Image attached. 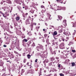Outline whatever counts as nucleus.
Listing matches in <instances>:
<instances>
[{"label":"nucleus","mask_w":76,"mask_h":76,"mask_svg":"<svg viewBox=\"0 0 76 76\" xmlns=\"http://www.w3.org/2000/svg\"><path fill=\"white\" fill-rule=\"evenodd\" d=\"M71 25H72V27H76V22L73 23H71Z\"/></svg>","instance_id":"f257e3e1"},{"label":"nucleus","mask_w":76,"mask_h":76,"mask_svg":"<svg viewBox=\"0 0 76 76\" xmlns=\"http://www.w3.org/2000/svg\"><path fill=\"white\" fill-rule=\"evenodd\" d=\"M26 23L27 24H29L30 23V22H29V20L28 19L26 21Z\"/></svg>","instance_id":"f03ea898"},{"label":"nucleus","mask_w":76,"mask_h":76,"mask_svg":"<svg viewBox=\"0 0 76 76\" xmlns=\"http://www.w3.org/2000/svg\"><path fill=\"white\" fill-rule=\"evenodd\" d=\"M23 42H27L28 41V40L26 39H24V40H23Z\"/></svg>","instance_id":"7ed1b4c3"},{"label":"nucleus","mask_w":76,"mask_h":76,"mask_svg":"<svg viewBox=\"0 0 76 76\" xmlns=\"http://www.w3.org/2000/svg\"><path fill=\"white\" fill-rule=\"evenodd\" d=\"M72 67L75 66V64L74 62H73L72 64Z\"/></svg>","instance_id":"20e7f679"},{"label":"nucleus","mask_w":76,"mask_h":76,"mask_svg":"<svg viewBox=\"0 0 76 76\" xmlns=\"http://www.w3.org/2000/svg\"><path fill=\"white\" fill-rule=\"evenodd\" d=\"M6 1L8 3H11V1L9 0H7Z\"/></svg>","instance_id":"39448f33"},{"label":"nucleus","mask_w":76,"mask_h":76,"mask_svg":"<svg viewBox=\"0 0 76 76\" xmlns=\"http://www.w3.org/2000/svg\"><path fill=\"white\" fill-rule=\"evenodd\" d=\"M31 56L29 54H28L27 55V57L28 58H30L31 57Z\"/></svg>","instance_id":"423d86ee"},{"label":"nucleus","mask_w":76,"mask_h":76,"mask_svg":"<svg viewBox=\"0 0 76 76\" xmlns=\"http://www.w3.org/2000/svg\"><path fill=\"white\" fill-rule=\"evenodd\" d=\"M31 74H34V70H32L31 72Z\"/></svg>","instance_id":"0eeeda50"},{"label":"nucleus","mask_w":76,"mask_h":76,"mask_svg":"<svg viewBox=\"0 0 76 76\" xmlns=\"http://www.w3.org/2000/svg\"><path fill=\"white\" fill-rule=\"evenodd\" d=\"M16 19L17 20H19L20 19L19 17H16Z\"/></svg>","instance_id":"6e6552de"},{"label":"nucleus","mask_w":76,"mask_h":76,"mask_svg":"<svg viewBox=\"0 0 76 76\" xmlns=\"http://www.w3.org/2000/svg\"><path fill=\"white\" fill-rule=\"evenodd\" d=\"M53 34L54 35H56L57 34V32L55 31L53 33Z\"/></svg>","instance_id":"1a4fd4ad"},{"label":"nucleus","mask_w":76,"mask_h":76,"mask_svg":"<svg viewBox=\"0 0 76 76\" xmlns=\"http://www.w3.org/2000/svg\"><path fill=\"white\" fill-rule=\"evenodd\" d=\"M60 76H64V75L63 74L60 73L59 74Z\"/></svg>","instance_id":"9d476101"},{"label":"nucleus","mask_w":76,"mask_h":76,"mask_svg":"<svg viewBox=\"0 0 76 76\" xmlns=\"http://www.w3.org/2000/svg\"><path fill=\"white\" fill-rule=\"evenodd\" d=\"M63 24L64 26H65L67 25V23H63Z\"/></svg>","instance_id":"9b49d317"},{"label":"nucleus","mask_w":76,"mask_h":76,"mask_svg":"<svg viewBox=\"0 0 76 76\" xmlns=\"http://www.w3.org/2000/svg\"><path fill=\"white\" fill-rule=\"evenodd\" d=\"M54 6H55V7H57V8H58V7H57V5H54Z\"/></svg>","instance_id":"f8f14e48"},{"label":"nucleus","mask_w":76,"mask_h":76,"mask_svg":"<svg viewBox=\"0 0 76 76\" xmlns=\"http://www.w3.org/2000/svg\"><path fill=\"white\" fill-rule=\"evenodd\" d=\"M72 52H73V53H75V50H72Z\"/></svg>","instance_id":"ddd939ff"},{"label":"nucleus","mask_w":76,"mask_h":76,"mask_svg":"<svg viewBox=\"0 0 76 76\" xmlns=\"http://www.w3.org/2000/svg\"><path fill=\"white\" fill-rule=\"evenodd\" d=\"M64 23H66V20H64Z\"/></svg>","instance_id":"4468645a"},{"label":"nucleus","mask_w":76,"mask_h":76,"mask_svg":"<svg viewBox=\"0 0 76 76\" xmlns=\"http://www.w3.org/2000/svg\"><path fill=\"white\" fill-rule=\"evenodd\" d=\"M40 47H41V48H42L43 47L41 45H40Z\"/></svg>","instance_id":"2eb2a0df"},{"label":"nucleus","mask_w":76,"mask_h":76,"mask_svg":"<svg viewBox=\"0 0 76 76\" xmlns=\"http://www.w3.org/2000/svg\"><path fill=\"white\" fill-rule=\"evenodd\" d=\"M41 8L42 9V8H44V6H41Z\"/></svg>","instance_id":"dca6fc26"},{"label":"nucleus","mask_w":76,"mask_h":76,"mask_svg":"<svg viewBox=\"0 0 76 76\" xmlns=\"http://www.w3.org/2000/svg\"><path fill=\"white\" fill-rule=\"evenodd\" d=\"M62 9H66V8L65 7H63V8H62Z\"/></svg>","instance_id":"f3484780"},{"label":"nucleus","mask_w":76,"mask_h":76,"mask_svg":"<svg viewBox=\"0 0 76 76\" xmlns=\"http://www.w3.org/2000/svg\"><path fill=\"white\" fill-rule=\"evenodd\" d=\"M14 53L15 54H18V53L16 51H14Z\"/></svg>","instance_id":"a211bd4d"},{"label":"nucleus","mask_w":76,"mask_h":76,"mask_svg":"<svg viewBox=\"0 0 76 76\" xmlns=\"http://www.w3.org/2000/svg\"><path fill=\"white\" fill-rule=\"evenodd\" d=\"M51 16V15L50 14H48V17L49 18H50V17Z\"/></svg>","instance_id":"6ab92c4d"},{"label":"nucleus","mask_w":76,"mask_h":76,"mask_svg":"<svg viewBox=\"0 0 76 76\" xmlns=\"http://www.w3.org/2000/svg\"><path fill=\"white\" fill-rule=\"evenodd\" d=\"M26 61V59H24L23 60V62L24 63H25Z\"/></svg>","instance_id":"aec40b11"},{"label":"nucleus","mask_w":76,"mask_h":76,"mask_svg":"<svg viewBox=\"0 0 76 76\" xmlns=\"http://www.w3.org/2000/svg\"><path fill=\"white\" fill-rule=\"evenodd\" d=\"M60 8H61V7H58V10H61V9H60Z\"/></svg>","instance_id":"412c9836"},{"label":"nucleus","mask_w":76,"mask_h":76,"mask_svg":"<svg viewBox=\"0 0 76 76\" xmlns=\"http://www.w3.org/2000/svg\"><path fill=\"white\" fill-rule=\"evenodd\" d=\"M37 60H38V59H36L35 61V62H36V63H37Z\"/></svg>","instance_id":"4be33fe9"},{"label":"nucleus","mask_w":76,"mask_h":76,"mask_svg":"<svg viewBox=\"0 0 76 76\" xmlns=\"http://www.w3.org/2000/svg\"><path fill=\"white\" fill-rule=\"evenodd\" d=\"M44 36H45V37H47V35L45 34Z\"/></svg>","instance_id":"5701e85b"},{"label":"nucleus","mask_w":76,"mask_h":76,"mask_svg":"<svg viewBox=\"0 0 76 76\" xmlns=\"http://www.w3.org/2000/svg\"><path fill=\"white\" fill-rule=\"evenodd\" d=\"M35 43H33V44L32 45V46H35Z\"/></svg>","instance_id":"b1692460"},{"label":"nucleus","mask_w":76,"mask_h":76,"mask_svg":"<svg viewBox=\"0 0 76 76\" xmlns=\"http://www.w3.org/2000/svg\"><path fill=\"white\" fill-rule=\"evenodd\" d=\"M4 47H6V45H4Z\"/></svg>","instance_id":"393cba45"},{"label":"nucleus","mask_w":76,"mask_h":76,"mask_svg":"<svg viewBox=\"0 0 76 76\" xmlns=\"http://www.w3.org/2000/svg\"><path fill=\"white\" fill-rule=\"evenodd\" d=\"M58 67H60V65H59L58 66Z\"/></svg>","instance_id":"a878e982"},{"label":"nucleus","mask_w":76,"mask_h":76,"mask_svg":"<svg viewBox=\"0 0 76 76\" xmlns=\"http://www.w3.org/2000/svg\"><path fill=\"white\" fill-rule=\"evenodd\" d=\"M64 35H66V33L65 32H64Z\"/></svg>","instance_id":"bb28decb"},{"label":"nucleus","mask_w":76,"mask_h":76,"mask_svg":"<svg viewBox=\"0 0 76 76\" xmlns=\"http://www.w3.org/2000/svg\"><path fill=\"white\" fill-rule=\"evenodd\" d=\"M3 16H4V18H6V16H4V15H3Z\"/></svg>","instance_id":"cd10ccee"},{"label":"nucleus","mask_w":76,"mask_h":76,"mask_svg":"<svg viewBox=\"0 0 76 76\" xmlns=\"http://www.w3.org/2000/svg\"><path fill=\"white\" fill-rule=\"evenodd\" d=\"M34 25H36V23H34Z\"/></svg>","instance_id":"c85d7f7f"},{"label":"nucleus","mask_w":76,"mask_h":76,"mask_svg":"<svg viewBox=\"0 0 76 76\" xmlns=\"http://www.w3.org/2000/svg\"><path fill=\"white\" fill-rule=\"evenodd\" d=\"M56 59H58V58L56 57Z\"/></svg>","instance_id":"c756f323"},{"label":"nucleus","mask_w":76,"mask_h":76,"mask_svg":"<svg viewBox=\"0 0 76 76\" xmlns=\"http://www.w3.org/2000/svg\"><path fill=\"white\" fill-rule=\"evenodd\" d=\"M51 26L52 27V28H54V27L53 26Z\"/></svg>","instance_id":"7c9ffc66"},{"label":"nucleus","mask_w":76,"mask_h":76,"mask_svg":"<svg viewBox=\"0 0 76 76\" xmlns=\"http://www.w3.org/2000/svg\"><path fill=\"white\" fill-rule=\"evenodd\" d=\"M57 1H61V0H56Z\"/></svg>","instance_id":"2f4dec72"},{"label":"nucleus","mask_w":76,"mask_h":76,"mask_svg":"<svg viewBox=\"0 0 76 76\" xmlns=\"http://www.w3.org/2000/svg\"><path fill=\"white\" fill-rule=\"evenodd\" d=\"M45 25L46 26H47V23H45Z\"/></svg>","instance_id":"473e14b6"},{"label":"nucleus","mask_w":76,"mask_h":76,"mask_svg":"<svg viewBox=\"0 0 76 76\" xmlns=\"http://www.w3.org/2000/svg\"><path fill=\"white\" fill-rule=\"evenodd\" d=\"M1 14H2V15H4V14L3 13H1Z\"/></svg>","instance_id":"72a5a7b5"},{"label":"nucleus","mask_w":76,"mask_h":76,"mask_svg":"<svg viewBox=\"0 0 76 76\" xmlns=\"http://www.w3.org/2000/svg\"><path fill=\"white\" fill-rule=\"evenodd\" d=\"M44 72H45H45H46V70H45L44 71Z\"/></svg>","instance_id":"f704fd0d"},{"label":"nucleus","mask_w":76,"mask_h":76,"mask_svg":"<svg viewBox=\"0 0 76 76\" xmlns=\"http://www.w3.org/2000/svg\"><path fill=\"white\" fill-rule=\"evenodd\" d=\"M28 15V13H26L25 15Z\"/></svg>","instance_id":"c9c22d12"},{"label":"nucleus","mask_w":76,"mask_h":76,"mask_svg":"<svg viewBox=\"0 0 76 76\" xmlns=\"http://www.w3.org/2000/svg\"><path fill=\"white\" fill-rule=\"evenodd\" d=\"M54 76H57V74H55Z\"/></svg>","instance_id":"e433bc0d"},{"label":"nucleus","mask_w":76,"mask_h":76,"mask_svg":"<svg viewBox=\"0 0 76 76\" xmlns=\"http://www.w3.org/2000/svg\"><path fill=\"white\" fill-rule=\"evenodd\" d=\"M43 31H45V29H43Z\"/></svg>","instance_id":"4c0bfd02"},{"label":"nucleus","mask_w":76,"mask_h":76,"mask_svg":"<svg viewBox=\"0 0 76 76\" xmlns=\"http://www.w3.org/2000/svg\"><path fill=\"white\" fill-rule=\"evenodd\" d=\"M39 35H41V33H39Z\"/></svg>","instance_id":"58836bf2"},{"label":"nucleus","mask_w":76,"mask_h":76,"mask_svg":"<svg viewBox=\"0 0 76 76\" xmlns=\"http://www.w3.org/2000/svg\"><path fill=\"white\" fill-rule=\"evenodd\" d=\"M28 64H29V63L28 62L27 63V65H28Z\"/></svg>","instance_id":"ea45409f"},{"label":"nucleus","mask_w":76,"mask_h":76,"mask_svg":"<svg viewBox=\"0 0 76 76\" xmlns=\"http://www.w3.org/2000/svg\"><path fill=\"white\" fill-rule=\"evenodd\" d=\"M19 56H21V55L19 54Z\"/></svg>","instance_id":"a19ab883"},{"label":"nucleus","mask_w":76,"mask_h":76,"mask_svg":"<svg viewBox=\"0 0 76 76\" xmlns=\"http://www.w3.org/2000/svg\"><path fill=\"white\" fill-rule=\"evenodd\" d=\"M66 39H69V37H67V38H66Z\"/></svg>","instance_id":"79ce46f5"},{"label":"nucleus","mask_w":76,"mask_h":76,"mask_svg":"<svg viewBox=\"0 0 76 76\" xmlns=\"http://www.w3.org/2000/svg\"><path fill=\"white\" fill-rule=\"evenodd\" d=\"M63 41H64V39H63Z\"/></svg>","instance_id":"37998d69"},{"label":"nucleus","mask_w":76,"mask_h":76,"mask_svg":"<svg viewBox=\"0 0 76 76\" xmlns=\"http://www.w3.org/2000/svg\"><path fill=\"white\" fill-rule=\"evenodd\" d=\"M75 33H74L73 34V35H75Z\"/></svg>","instance_id":"c03bdc74"},{"label":"nucleus","mask_w":76,"mask_h":76,"mask_svg":"<svg viewBox=\"0 0 76 76\" xmlns=\"http://www.w3.org/2000/svg\"><path fill=\"white\" fill-rule=\"evenodd\" d=\"M23 9H24V8H25V7H23Z\"/></svg>","instance_id":"a18cd8bd"},{"label":"nucleus","mask_w":76,"mask_h":76,"mask_svg":"<svg viewBox=\"0 0 76 76\" xmlns=\"http://www.w3.org/2000/svg\"><path fill=\"white\" fill-rule=\"evenodd\" d=\"M1 64H3V62H2V63H1Z\"/></svg>","instance_id":"49530a36"},{"label":"nucleus","mask_w":76,"mask_h":76,"mask_svg":"<svg viewBox=\"0 0 76 76\" xmlns=\"http://www.w3.org/2000/svg\"><path fill=\"white\" fill-rule=\"evenodd\" d=\"M1 4H3V3L2 2H1Z\"/></svg>","instance_id":"de8ad7c7"},{"label":"nucleus","mask_w":76,"mask_h":76,"mask_svg":"<svg viewBox=\"0 0 76 76\" xmlns=\"http://www.w3.org/2000/svg\"><path fill=\"white\" fill-rule=\"evenodd\" d=\"M3 75H4V74L2 76H3Z\"/></svg>","instance_id":"09e8293b"},{"label":"nucleus","mask_w":76,"mask_h":76,"mask_svg":"<svg viewBox=\"0 0 76 76\" xmlns=\"http://www.w3.org/2000/svg\"><path fill=\"white\" fill-rule=\"evenodd\" d=\"M39 39H41V37H39Z\"/></svg>","instance_id":"8fccbe9b"},{"label":"nucleus","mask_w":76,"mask_h":76,"mask_svg":"<svg viewBox=\"0 0 76 76\" xmlns=\"http://www.w3.org/2000/svg\"><path fill=\"white\" fill-rule=\"evenodd\" d=\"M61 3H62V4H63V2H61Z\"/></svg>","instance_id":"3c124183"},{"label":"nucleus","mask_w":76,"mask_h":76,"mask_svg":"<svg viewBox=\"0 0 76 76\" xmlns=\"http://www.w3.org/2000/svg\"><path fill=\"white\" fill-rule=\"evenodd\" d=\"M9 50H11V49L10 48Z\"/></svg>","instance_id":"603ef678"},{"label":"nucleus","mask_w":76,"mask_h":76,"mask_svg":"<svg viewBox=\"0 0 76 76\" xmlns=\"http://www.w3.org/2000/svg\"><path fill=\"white\" fill-rule=\"evenodd\" d=\"M56 44H57V42H56Z\"/></svg>","instance_id":"864d4df0"},{"label":"nucleus","mask_w":76,"mask_h":76,"mask_svg":"<svg viewBox=\"0 0 76 76\" xmlns=\"http://www.w3.org/2000/svg\"><path fill=\"white\" fill-rule=\"evenodd\" d=\"M52 28H50V29H51Z\"/></svg>","instance_id":"5fc2aeb1"},{"label":"nucleus","mask_w":76,"mask_h":76,"mask_svg":"<svg viewBox=\"0 0 76 76\" xmlns=\"http://www.w3.org/2000/svg\"><path fill=\"white\" fill-rule=\"evenodd\" d=\"M49 34H50V32H49Z\"/></svg>","instance_id":"6e6d98bb"},{"label":"nucleus","mask_w":76,"mask_h":76,"mask_svg":"<svg viewBox=\"0 0 76 76\" xmlns=\"http://www.w3.org/2000/svg\"><path fill=\"white\" fill-rule=\"evenodd\" d=\"M31 31H32V29L31 28Z\"/></svg>","instance_id":"4d7b16f0"},{"label":"nucleus","mask_w":76,"mask_h":76,"mask_svg":"<svg viewBox=\"0 0 76 76\" xmlns=\"http://www.w3.org/2000/svg\"><path fill=\"white\" fill-rule=\"evenodd\" d=\"M43 3H44V2H43Z\"/></svg>","instance_id":"13d9d810"},{"label":"nucleus","mask_w":76,"mask_h":76,"mask_svg":"<svg viewBox=\"0 0 76 76\" xmlns=\"http://www.w3.org/2000/svg\"><path fill=\"white\" fill-rule=\"evenodd\" d=\"M25 18H23L24 20H25Z\"/></svg>","instance_id":"bf43d9fd"},{"label":"nucleus","mask_w":76,"mask_h":76,"mask_svg":"<svg viewBox=\"0 0 76 76\" xmlns=\"http://www.w3.org/2000/svg\"><path fill=\"white\" fill-rule=\"evenodd\" d=\"M29 18H31V17H29Z\"/></svg>","instance_id":"052dcab7"},{"label":"nucleus","mask_w":76,"mask_h":76,"mask_svg":"<svg viewBox=\"0 0 76 76\" xmlns=\"http://www.w3.org/2000/svg\"><path fill=\"white\" fill-rule=\"evenodd\" d=\"M49 75V76H50V75Z\"/></svg>","instance_id":"680f3d73"},{"label":"nucleus","mask_w":76,"mask_h":76,"mask_svg":"<svg viewBox=\"0 0 76 76\" xmlns=\"http://www.w3.org/2000/svg\"><path fill=\"white\" fill-rule=\"evenodd\" d=\"M58 17L59 18H60V17Z\"/></svg>","instance_id":"e2e57ef3"},{"label":"nucleus","mask_w":76,"mask_h":76,"mask_svg":"<svg viewBox=\"0 0 76 76\" xmlns=\"http://www.w3.org/2000/svg\"><path fill=\"white\" fill-rule=\"evenodd\" d=\"M35 34H36V33H35Z\"/></svg>","instance_id":"0e129e2a"},{"label":"nucleus","mask_w":76,"mask_h":76,"mask_svg":"<svg viewBox=\"0 0 76 76\" xmlns=\"http://www.w3.org/2000/svg\"><path fill=\"white\" fill-rule=\"evenodd\" d=\"M46 47H47V45H46Z\"/></svg>","instance_id":"69168bd1"},{"label":"nucleus","mask_w":76,"mask_h":76,"mask_svg":"<svg viewBox=\"0 0 76 76\" xmlns=\"http://www.w3.org/2000/svg\"><path fill=\"white\" fill-rule=\"evenodd\" d=\"M50 27H51V26H50Z\"/></svg>","instance_id":"338daca9"},{"label":"nucleus","mask_w":76,"mask_h":76,"mask_svg":"<svg viewBox=\"0 0 76 76\" xmlns=\"http://www.w3.org/2000/svg\"><path fill=\"white\" fill-rule=\"evenodd\" d=\"M33 19H34V18H33Z\"/></svg>","instance_id":"774afa93"}]
</instances>
